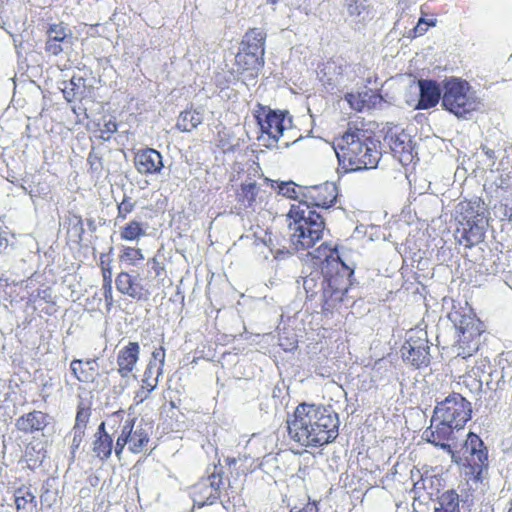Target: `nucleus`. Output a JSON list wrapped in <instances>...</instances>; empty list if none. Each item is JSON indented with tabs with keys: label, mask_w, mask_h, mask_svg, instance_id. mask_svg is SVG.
<instances>
[{
	"label": "nucleus",
	"mask_w": 512,
	"mask_h": 512,
	"mask_svg": "<svg viewBox=\"0 0 512 512\" xmlns=\"http://www.w3.org/2000/svg\"><path fill=\"white\" fill-rule=\"evenodd\" d=\"M139 275H131L127 272H121L117 275L115 285L117 290L129 297L141 300L144 298L143 286L139 283Z\"/></svg>",
	"instance_id": "4be33fe9"
},
{
	"label": "nucleus",
	"mask_w": 512,
	"mask_h": 512,
	"mask_svg": "<svg viewBox=\"0 0 512 512\" xmlns=\"http://www.w3.org/2000/svg\"><path fill=\"white\" fill-rule=\"evenodd\" d=\"M49 423L47 414L41 411H32L21 416L17 422V428L25 433H34L43 430Z\"/></svg>",
	"instance_id": "393cba45"
},
{
	"label": "nucleus",
	"mask_w": 512,
	"mask_h": 512,
	"mask_svg": "<svg viewBox=\"0 0 512 512\" xmlns=\"http://www.w3.org/2000/svg\"><path fill=\"white\" fill-rule=\"evenodd\" d=\"M113 449V440L111 436L96 437L93 441L92 450L96 457H98L101 461L107 460L112 453Z\"/></svg>",
	"instance_id": "c756f323"
},
{
	"label": "nucleus",
	"mask_w": 512,
	"mask_h": 512,
	"mask_svg": "<svg viewBox=\"0 0 512 512\" xmlns=\"http://www.w3.org/2000/svg\"><path fill=\"white\" fill-rule=\"evenodd\" d=\"M130 424L131 432L129 434V449L133 453H140L149 442V434L140 423L135 427V421H127Z\"/></svg>",
	"instance_id": "a878e982"
},
{
	"label": "nucleus",
	"mask_w": 512,
	"mask_h": 512,
	"mask_svg": "<svg viewBox=\"0 0 512 512\" xmlns=\"http://www.w3.org/2000/svg\"><path fill=\"white\" fill-rule=\"evenodd\" d=\"M103 278L105 284H111V270L110 269H103Z\"/></svg>",
	"instance_id": "4d7b16f0"
},
{
	"label": "nucleus",
	"mask_w": 512,
	"mask_h": 512,
	"mask_svg": "<svg viewBox=\"0 0 512 512\" xmlns=\"http://www.w3.org/2000/svg\"><path fill=\"white\" fill-rule=\"evenodd\" d=\"M363 119L351 120L338 138L336 155L346 171L375 168L381 157L373 132L365 128Z\"/></svg>",
	"instance_id": "7ed1b4c3"
},
{
	"label": "nucleus",
	"mask_w": 512,
	"mask_h": 512,
	"mask_svg": "<svg viewBox=\"0 0 512 512\" xmlns=\"http://www.w3.org/2000/svg\"><path fill=\"white\" fill-rule=\"evenodd\" d=\"M71 371L78 381L92 383L99 376V365L96 359L82 361L74 359L70 364Z\"/></svg>",
	"instance_id": "b1692460"
},
{
	"label": "nucleus",
	"mask_w": 512,
	"mask_h": 512,
	"mask_svg": "<svg viewBox=\"0 0 512 512\" xmlns=\"http://www.w3.org/2000/svg\"><path fill=\"white\" fill-rule=\"evenodd\" d=\"M419 99L416 109L427 110L434 108L440 101L442 102L443 85L440 86L437 81L432 79L418 80Z\"/></svg>",
	"instance_id": "6ab92c4d"
},
{
	"label": "nucleus",
	"mask_w": 512,
	"mask_h": 512,
	"mask_svg": "<svg viewBox=\"0 0 512 512\" xmlns=\"http://www.w3.org/2000/svg\"><path fill=\"white\" fill-rule=\"evenodd\" d=\"M345 99L354 110L362 111L366 106L365 100L362 99L360 93H348Z\"/></svg>",
	"instance_id": "58836bf2"
},
{
	"label": "nucleus",
	"mask_w": 512,
	"mask_h": 512,
	"mask_svg": "<svg viewBox=\"0 0 512 512\" xmlns=\"http://www.w3.org/2000/svg\"><path fill=\"white\" fill-rule=\"evenodd\" d=\"M154 374H156V377L158 378V376L161 374V367L150 361L143 376L146 377V380L148 381L149 379L153 378Z\"/></svg>",
	"instance_id": "79ce46f5"
},
{
	"label": "nucleus",
	"mask_w": 512,
	"mask_h": 512,
	"mask_svg": "<svg viewBox=\"0 0 512 512\" xmlns=\"http://www.w3.org/2000/svg\"><path fill=\"white\" fill-rule=\"evenodd\" d=\"M462 383L469 388L470 391H480L482 389V380L473 376L470 372L462 376Z\"/></svg>",
	"instance_id": "4c0bfd02"
},
{
	"label": "nucleus",
	"mask_w": 512,
	"mask_h": 512,
	"mask_svg": "<svg viewBox=\"0 0 512 512\" xmlns=\"http://www.w3.org/2000/svg\"><path fill=\"white\" fill-rule=\"evenodd\" d=\"M85 80L82 77H72L69 86L70 88L79 89L80 87H84Z\"/></svg>",
	"instance_id": "09e8293b"
},
{
	"label": "nucleus",
	"mask_w": 512,
	"mask_h": 512,
	"mask_svg": "<svg viewBox=\"0 0 512 512\" xmlns=\"http://www.w3.org/2000/svg\"><path fill=\"white\" fill-rule=\"evenodd\" d=\"M338 197L337 186L332 182H325L320 185L305 187L301 198L294 204H304L308 209L332 207Z\"/></svg>",
	"instance_id": "f8f14e48"
},
{
	"label": "nucleus",
	"mask_w": 512,
	"mask_h": 512,
	"mask_svg": "<svg viewBox=\"0 0 512 512\" xmlns=\"http://www.w3.org/2000/svg\"><path fill=\"white\" fill-rule=\"evenodd\" d=\"M314 258L321 271L311 272L303 280L307 298L321 295L323 314L339 312L352 285L354 269L340 257L337 246L330 242L322 243L314 251Z\"/></svg>",
	"instance_id": "f257e3e1"
},
{
	"label": "nucleus",
	"mask_w": 512,
	"mask_h": 512,
	"mask_svg": "<svg viewBox=\"0 0 512 512\" xmlns=\"http://www.w3.org/2000/svg\"><path fill=\"white\" fill-rule=\"evenodd\" d=\"M264 63V56L257 55L255 52L247 53L239 50L235 55L233 72L247 85L248 81L258 78Z\"/></svg>",
	"instance_id": "dca6fc26"
},
{
	"label": "nucleus",
	"mask_w": 512,
	"mask_h": 512,
	"mask_svg": "<svg viewBox=\"0 0 512 512\" xmlns=\"http://www.w3.org/2000/svg\"><path fill=\"white\" fill-rule=\"evenodd\" d=\"M279 0H267V2L271 3V4H276Z\"/></svg>",
	"instance_id": "052dcab7"
},
{
	"label": "nucleus",
	"mask_w": 512,
	"mask_h": 512,
	"mask_svg": "<svg viewBox=\"0 0 512 512\" xmlns=\"http://www.w3.org/2000/svg\"><path fill=\"white\" fill-rule=\"evenodd\" d=\"M72 432H73V439H72V443H71V453L74 456L75 451L80 447V444L83 440L85 432H82L79 430L78 431L72 430Z\"/></svg>",
	"instance_id": "a19ab883"
},
{
	"label": "nucleus",
	"mask_w": 512,
	"mask_h": 512,
	"mask_svg": "<svg viewBox=\"0 0 512 512\" xmlns=\"http://www.w3.org/2000/svg\"><path fill=\"white\" fill-rule=\"evenodd\" d=\"M91 416V410L89 407H86L82 402L77 407V414L75 419V424L72 430H79L85 432L87 423L89 422Z\"/></svg>",
	"instance_id": "72a5a7b5"
},
{
	"label": "nucleus",
	"mask_w": 512,
	"mask_h": 512,
	"mask_svg": "<svg viewBox=\"0 0 512 512\" xmlns=\"http://www.w3.org/2000/svg\"><path fill=\"white\" fill-rule=\"evenodd\" d=\"M403 359L416 368H422L429 365V346L425 339L413 340L410 337L402 346Z\"/></svg>",
	"instance_id": "a211bd4d"
},
{
	"label": "nucleus",
	"mask_w": 512,
	"mask_h": 512,
	"mask_svg": "<svg viewBox=\"0 0 512 512\" xmlns=\"http://www.w3.org/2000/svg\"><path fill=\"white\" fill-rule=\"evenodd\" d=\"M148 265H150L156 276H161L164 271L163 265L155 257L148 261Z\"/></svg>",
	"instance_id": "49530a36"
},
{
	"label": "nucleus",
	"mask_w": 512,
	"mask_h": 512,
	"mask_svg": "<svg viewBox=\"0 0 512 512\" xmlns=\"http://www.w3.org/2000/svg\"><path fill=\"white\" fill-rule=\"evenodd\" d=\"M131 432V427L129 423H125L122 428L121 434L117 438L115 445V454L119 457L122 453L126 444H129V434Z\"/></svg>",
	"instance_id": "e433bc0d"
},
{
	"label": "nucleus",
	"mask_w": 512,
	"mask_h": 512,
	"mask_svg": "<svg viewBox=\"0 0 512 512\" xmlns=\"http://www.w3.org/2000/svg\"><path fill=\"white\" fill-rule=\"evenodd\" d=\"M508 512H512V501L510 502V507L508 509Z\"/></svg>",
	"instance_id": "680f3d73"
},
{
	"label": "nucleus",
	"mask_w": 512,
	"mask_h": 512,
	"mask_svg": "<svg viewBox=\"0 0 512 512\" xmlns=\"http://www.w3.org/2000/svg\"><path fill=\"white\" fill-rule=\"evenodd\" d=\"M287 432L302 449L320 448L339 434V416L330 405L302 402L288 416Z\"/></svg>",
	"instance_id": "f03ea898"
},
{
	"label": "nucleus",
	"mask_w": 512,
	"mask_h": 512,
	"mask_svg": "<svg viewBox=\"0 0 512 512\" xmlns=\"http://www.w3.org/2000/svg\"><path fill=\"white\" fill-rule=\"evenodd\" d=\"M8 247V240L7 238L3 235V233L0 232V254L5 250L7 249Z\"/></svg>",
	"instance_id": "5fc2aeb1"
},
{
	"label": "nucleus",
	"mask_w": 512,
	"mask_h": 512,
	"mask_svg": "<svg viewBox=\"0 0 512 512\" xmlns=\"http://www.w3.org/2000/svg\"><path fill=\"white\" fill-rule=\"evenodd\" d=\"M157 377L155 378H151L149 379L148 381L146 380V377L143 376V386H142V389L146 388V394L150 393L157 385Z\"/></svg>",
	"instance_id": "de8ad7c7"
},
{
	"label": "nucleus",
	"mask_w": 512,
	"mask_h": 512,
	"mask_svg": "<svg viewBox=\"0 0 512 512\" xmlns=\"http://www.w3.org/2000/svg\"><path fill=\"white\" fill-rule=\"evenodd\" d=\"M434 414L437 420L453 425L456 430L463 429L471 419V403L460 393H451L435 407Z\"/></svg>",
	"instance_id": "1a4fd4ad"
},
{
	"label": "nucleus",
	"mask_w": 512,
	"mask_h": 512,
	"mask_svg": "<svg viewBox=\"0 0 512 512\" xmlns=\"http://www.w3.org/2000/svg\"><path fill=\"white\" fill-rule=\"evenodd\" d=\"M87 160H88L89 164L91 165L92 169H94V170L98 169L96 162L99 161V159L96 155L90 153Z\"/></svg>",
	"instance_id": "864d4df0"
},
{
	"label": "nucleus",
	"mask_w": 512,
	"mask_h": 512,
	"mask_svg": "<svg viewBox=\"0 0 512 512\" xmlns=\"http://www.w3.org/2000/svg\"><path fill=\"white\" fill-rule=\"evenodd\" d=\"M117 130V125L115 122L109 121L105 124V132L114 133Z\"/></svg>",
	"instance_id": "6e6d98bb"
},
{
	"label": "nucleus",
	"mask_w": 512,
	"mask_h": 512,
	"mask_svg": "<svg viewBox=\"0 0 512 512\" xmlns=\"http://www.w3.org/2000/svg\"><path fill=\"white\" fill-rule=\"evenodd\" d=\"M104 436H110V435H109V434L106 432V430H105V423H104V422H102V423L99 425L97 432L95 433V438H96V437H102V438H104Z\"/></svg>",
	"instance_id": "603ef678"
},
{
	"label": "nucleus",
	"mask_w": 512,
	"mask_h": 512,
	"mask_svg": "<svg viewBox=\"0 0 512 512\" xmlns=\"http://www.w3.org/2000/svg\"><path fill=\"white\" fill-rule=\"evenodd\" d=\"M104 298L108 305L112 304V287L111 284H104Z\"/></svg>",
	"instance_id": "8fccbe9b"
},
{
	"label": "nucleus",
	"mask_w": 512,
	"mask_h": 512,
	"mask_svg": "<svg viewBox=\"0 0 512 512\" xmlns=\"http://www.w3.org/2000/svg\"><path fill=\"white\" fill-rule=\"evenodd\" d=\"M303 190L302 187L293 182H285L279 185V193L285 197L296 200V202L301 198Z\"/></svg>",
	"instance_id": "f704fd0d"
},
{
	"label": "nucleus",
	"mask_w": 512,
	"mask_h": 512,
	"mask_svg": "<svg viewBox=\"0 0 512 512\" xmlns=\"http://www.w3.org/2000/svg\"><path fill=\"white\" fill-rule=\"evenodd\" d=\"M287 216L290 220V241L295 250H308L322 239L325 222L315 210L304 204H292Z\"/></svg>",
	"instance_id": "423d86ee"
},
{
	"label": "nucleus",
	"mask_w": 512,
	"mask_h": 512,
	"mask_svg": "<svg viewBox=\"0 0 512 512\" xmlns=\"http://www.w3.org/2000/svg\"><path fill=\"white\" fill-rule=\"evenodd\" d=\"M87 223H88V226H89L90 229L95 230L94 220L89 219V220H87Z\"/></svg>",
	"instance_id": "13d9d810"
},
{
	"label": "nucleus",
	"mask_w": 512,
	"mask_h": 512,
	"mask_svg": "<svg viewBox=\"0 0 512 512\" xmlns=\"http://www.w3.org/2000/svg\"><path fill=\"white\" fill-rule=\"evenodd\" d=\"M266 38L267 34L262 28H250L243 35L239 50L264 56Z\"/></svg>",
	"instance_id": "412c9836"
},
{
	"label": "nucleus",
	"mask_w": 512,
	"mask_h": 512,
	"mask_svg": "<svg viewBox=\"0 0 512 512\" xmlns=\"http://www.w3.org/2000/svg\"><path fill=\"white\" fill-rule=\"evenodd\" d=\"M120 235L122 239L134 241L145 235V231L139 222L131 221L122 229Z\"/></svg>",
	"instance_id": "473e14b6"
},
{
	"label": "nucleus",
	"mask_w": 512,
	"mask_h": 512,
	"mask_svg": "<svg viewBox=\"0 0 512 512\" xmlns=\"http://www.w3.org/2000/svg\"><path fill=\"white\" fill-rule=\"evenodd\" d=\"M164 360H165V351L162 347L155 349L152 352V359L150 361H152L155 365H157V362H159L158 366L162 367L164 365Z\"/></svg>",
	"instance_id": "37998d69"
},
{
	"label": "nucleus",
	"mask_w": 512,
	"mask_h": 512,
	"mask_svg": "<svg viewBox=\"0 0 512 512\" xmlns=\"http://www.w3.org/2000/svg\"><path fill=\"white\" fill-rule=\"evenodd\" d=\"M361 0H351L347 5V10L350 16L360 17L363 16V20L371 18L372 8L369 4H365Z\"/></svg>",
	"instance_id": "2f4dec72"
},
{
	"label": "nucleus",
	"mask_w": 512,
	"mask_h": 512,
	"mask_svg": "<svg viewBox=\"0 0 512 512\" xmlns=\"http://www.w3.org/2000/svg\"><path fill=\"white\" fill-rule=\"evenodd\" d=\"M482 512H493V509H492L491 507H488V508H486V509H485L484 511H482Z\"/></svg>",
	"instance_id": "bf43d9fd"
},
{
	"label": "nucleus",
	"mask_w": 512,
	"mask_h": 512,
	"mask_svg": "<svg viewBox=\"0 0 512 512\" xmlns=\"http://www.w3.org/2000/svg\"><path fill=\"white\" fill-rule=\"evenodd\" d=\"M45 35L44 49L46 53L52 56H58L72 46V30L63 22L49 24L45 30Z\"/></svg>",
	"instance_id": "2eb2a0df"
},
{
	"label": "nucleus",
	"mask_w": 512,
	"mask_h": 512,
	"mask_svg": "<svg viewBox=\"0 0 512 512\" xmlns=\"http://www.w3.org/2000/svg\"><path fill=\"white\" fill-rule=\"evenodd\" d=\"M140 346L137 342H129L118 354V372L122 377H127L134 370L139 357Z\"/></svg>",
	"instance_id": "5701e85b"
},
{
	"label": "nucleus",
	"mask_w": 512,
	"mask_h": 512,
	"mask_svg": "<svg viewBox=\"0 0 512 512\" xmlns=\"http://www.w3.org/2000/svg\"><path fill=\"white\" fill-rule=\"evenodd\" d=\"M258 173L251 165L235 164L229 178L231 211L238 215H250L261 209L267 192L258 182Z\"/></svg>",
	"instance_id": "20e7f679"
},
{
	"label": "nucleus",
	"mask_w": 512,
	"mask_h": 512,
	"mask_svg": "<svg viewBox=\"0 0 512 512\" xmlns=\"http://www.w3.org/2000/svg\"><path fill=\"white\" fill-rule=\"evenodd\" d=\"M68 235L75 243H80L84 234L83 221L80 216L72 215L68 218Z\"/></svg>",
	"instance_id": "7c9ffc66"
},
{
	"label": "nucleus",
	"mask_w": 512,
	"mask_h": 512,
	"mask_svg": "<svg viewBox=\"0 0 512 512\" xmlns=\"http://www.w3.org/2000/svg\"><path fill=\"white\" fill-rule=\"evenodd\" d=\"M290 512H319V508L315 502H307L303 507H293Z\"/></svg>",
	"instance_id": "c03bdc74"
},
{
	"label": "nucleus",
	"mask_w": 512,
	"mask_h": 512,
	"mask_svg": "<svg viewBox=\"0 0 512 512\" xmlns=\"http://www.w3.org/2000/svg\"><path fill=\"white\" fill-rule=\"evenodd\" d=\"M134 206V202L125 196L122 202L118 205V218L125 219L127 214L132 212Z\"/></svg>",
	"instance_id": "ea45409f"
},
{
	"label": "nucleus",
	"mask_w": 512,
	"mask_h": 512,
	"mask_svg": "<svg viewBox=\"0 0 512 512\" xmlns=\"http://www.w3.org/2000/svg\"><path fill=\"white\" fill-rule=\"evenodd\" d=\"M385 143L391 149L393 156L404 166L413 161V142L411 136L403 128L391 127L384 136Z\"/></svg>",
	"instance_id": "4468645a"
},
{
	"label": "nucleus",
	"mask_w": 512,
	"mask_h": 512,
	"mask_svg": "<svg viewBox=\"0 0 512 512\" xmlns=\"http://www.w3.org/2000/svg\"><path fill=\"white\" fill-rule=\"evenodd\" d=\"M217 467H214L216 470ZM222 484V468L214 471L208 478L202 479L191 489V497L194 506L199 508L205 505H212L220 498V485Z\"/></svg>",
	"instance_id": "ddd939ff"
},
{
	"label": "nucleus",
	"mask_w": 512,
	"mask_h": 512,
	"mask_svg": "<svg viewBox=\"0 0 512 512\" xmlns=\"http://www.w3.org/2000/svg\"><path fill=\"white\" fill-rule=\"evenodd\" d=\"M456 332L455 349L457 356L464 359L476 354L480 348V338L485 332L484 323L471 309L460 308L449 315Z\"/></svg>",
	"instance_id": "0eeeda50"
},
{
	"label": "nucleus",
	"mask_w": 512,
	"mask_h": 512,
	"mask_svg": "<svg viewBox=\"0 0 512 512\" xmlns=\"http://www.w3.org/2000/svg\"><path fill=\"white\" fill-rule=\"evenodd\" d=\"M455 241L464 248H472L485 239L488 212L481 199L463 200L457 206Z\"/></svg>",
	"instance_id": "39448f33"
},
{
	"label": "nucleus",
	"mask_w": 512,
	"mask_h": 512,
	"mask_svg": "<svg viewBox=\"0 0 512 512\" xmlns=\"http://www.w3.org/2000/svg\"><path fill=\"white\" fill-rule=\"evenodd\" d=\"M203 113L197 109H188L180 113L176 127L182 132H191L203 122Z\"/></svg>",
	"instance_id": "cd10ccee"
},
{
	"label": "nucleus",
	"mask_w": 512,
	"mask_h": 512,
	"mask_svg": "<svg viewBox=\"0 0 512 512\" xmlns=\"http://www.w3.org/2000/svg\"><path fill=\"white\" fill-rule=\"evenodd\" d=\"M63 93H64L65 99L69 102H71L76 96V91L74 90V88H70L68 86H66L63 89Z\"/></svg>",
	"instance_id": "3c124183"
},
{
	"label": "nucleus",
	"mask_w": 512,
	"mask_h": 512,
	"mask_svg": "<svg viewBox=\"0 0 512 512\" xmlns=\"http://www.w3.org/2000/svg\"><path fill=\"white\" fill-rule=\"evenodd\" d=\"M454 430H456V428L450 423L438 420L436 424H433L432 422L431 425L427 429H425V431L423 432V438L427 442L435 446H439L452 457H454L455 451L449 444V441L452 439Z\"/></svg>",
	"instance_id": "f3484780"
},
{
	"label": "nucleus",
	"mask_w": 512,
	"mask_h": 512,
	"mask_svg": "<svg viewBox=\"0 0 512 512\" xmlns=\"http://www.w3.org/2000/svg\"><path fill=\"white\" fill-rule=\"evenodd\" d=\"M481 100L468 81L450 77L443 81L442 108L457 118H466L477 111Z\"/></svg>",
	"instance_id": "6e6552de"
},
{
	"label": "nucleus",
	"mask_w": 512,
	"mask_h": 512,
	"mask_svg": "<svg viewBox=\"0 0 512 512\" xmlns=\"http://www.w3.org/2000/svg\"><path fill=\"white\" fill-rule=\"evenodd\" d=\"M17 512H37V501L34 493L27 487H20L14 493Z\"/></svg>",
	"instance_id": "bb28decb"
},
{
	"label": "nucleus",
	"mask_w": 512,
	"mask_h": 512,
	"mask_svg": "<svg viewBox=\"0 0 512 512\" xmlns=\"http://www.w3.org/2000/svg\"><path fill=\"white\" fill-rule=\"evenodd\" d=\"M463 466L465 474L474 480H480L488 467V452L479 435L469 432L464 445Z\"/></svg>",
	"instance_id": "9b49d317"
},
{
	"label": "nucleus",
	"mask_w": 512,
	"mask_h": 512,
	"mask_svg": "<svg viewBox=\"0 0 512 512\" xmlns=\"http://www.w3.org/2000/svg\"><path fill=\"white\" fill-rule=\"evenodd\" d=\"M254 117L262 135H266L273 143H277L286 129L292 125L288 111L274 110L269 106L258 105Z\"/></svg>",
	"instance_id": "9d476101"
},
{
	"label": "nucleus",
	"mask_w": 512,
	"mask_h": 512,
	"mask_svg": "<svg viewBox=\"0 0 512 512\" xmlns=\"http://www.w3.org/2000/svg\"><path fill=\"white\" fill-rule=\"evenodd\" d=\"M434 512H459V495L448 490L439 497V507Z\"/></svg>",
	"instance_id": "c85d7f7f"
},
{
	"label": "nucleus",
	"mask_w": 512,
	"mask_h": 512,
	"mask_svg": "<svg viewBox=\"0 0 512 512\" xmlns=\"http://www.w3.org/2000/svg\"><path fill=\"white\" fill-rule=\"evenodd\" d=\"M435 24H436L435 20L426 21L424 18H420L417 23V26L415 27V31L419 32V34H423L427 30V27H424V25L425 26H435Z\"/></svg>",
	"instance_id": "a18cd8bd"
},
{
	"label": "nucleus",
	"mask_w": 512,
	"mask_h": 512,
	"mask_svg": "<svg viewBox=\"0 0 512 512\" xmlns=\"http://www.w3.org/2000/svg\"><path fill=\"white\" fill-rule=\"evenodd\" d=\"M134 165L142 175L158 174L164 166L162 155L153 148L139 150L135 154Z\"/></svg>",
	"instance_id": "aec40b11"
},
{
	"label": "nucleus",
	"mask_w": 512,
	"mask_h": 512,
	"mask_svg": "<svg viewBox=\"0 0 512 512\" xmlns=\"http://www.w3.org/2000/svg\"><path fill=\"white\" fill-rule=\"evenodd\" d=\"M144 256L140 249L133 247H125L120 255V260L127 263L128 265H136L139 261H142Z\"/></svg>",
	"instance_id": "c9c22d12"
}]
</instances>
